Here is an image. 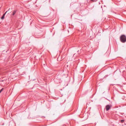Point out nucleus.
I'll list each match as a JSON object with an SVG mask.
<instances>
[{"instance_id": "20e7f679", "label": "nucleus", "mask_w": 126, "mask_h": 126, "mask_svg": "<svg viewBox=\"0 0 126 126\" xmlns=\"http://www.w3.org/2000/svg\"><path fill=\"white\" fill-rule=\"evenodd\" d=\"M16 10H14L13 11V12L12 15L13 16H14L15 15V14L16 13Z\"/></svg>"}, {"instance_id": "f257e3e1", "label": "nucleus", "mask_w": 126, "mask_h": 126, "mask_svg": "<svg viewBox=\"0 0 126 126\" xmlns=\"http://www.w3.org/2000/svg\"><path fill=\"white\" fill-rule=\"evenodd\" d=\"M120 39L122 42L125 43L126 41V36L124 35H122L120 37Z\"/></svg>"}, {"instance_id": "f03ea898", "label": "nucleus", "mask_w": 126, "mask_h": 126, "mask_svg": "<svg viewBox=\"0 0 126 126\" xmlns=\"http://www.w3.org/2000/svg\"><path fill=\"white\" fill-rule=\"evenodd\" d=\"M111 106L109 105H107L106 106V110L107 111H108L110 109Z\"/></svg>"}, {"instance_id": "423d86ee", "label": "nucleus", "mask_w": 126, "mask_h": 126, "mask_svg": "<svg viewBox=\"0 0 126 126\" xmlns=\"http://www.w3.org/2000/svg\"><path fill=\"white\" fill-rule=\"evenodd\" d=\"M124 120H121V122L122 123H123L124 122Z\"/></svg>"}, {"instance_id": "7ed1b4c3", "label": "nucleus", "mask_w": 126, "mask_h": 126, "mask_svg": "<svg viewBox=\"0 0 126 126\" xmlns=\"http://www.w3.org/2000/svg\"><path fill=\"white\" fill-rule=\"evenodd\" d=\"M8 11V10L4 14H3L2 16L1 17V19H3L4 18V16L5 14L7 13V12Z\"/></svg>"}, {"instance_id": "0eeeda50", "label": "nucleus", "mask_w": 126, "mask_h": 126, "mask_svg": "<svg viewBox=\"0 0 126 126\" xmlns=\"http://www.w3.org/2000/svg\"><path fill=\"white\" fill-rule=\"evenodd\" d=\"M3 88H2L0 90V93L1 92L3 91Z\"/></svg>"}, {"instance_id": "39448f33", "label": "nucleus", "mask_w": 126, "mask_h": 126, "mask_svg": "<svg viewBox=\"0 0 126 126\" xmlns=\"http://www.w3.org/2000/svg\"><path fill=\"white\" fill-rule=\"evenodd\" d=\"M97 0H91L92 1L94 2H96Z\"/></svg>"}]
</instances>
